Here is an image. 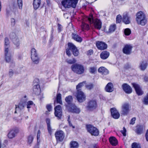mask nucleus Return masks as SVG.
Listing matches in <instances>:
<instances>
[{"label": "nucleus", "mask_w": 148, "mask_h": 148, "mask_svg": "<svg viewBox=\"0 0 148 148\" xmlns=\"http://www.w3.org/2000/svg\"><path fill=\"white\" fill-rule=\"evenodd\" d=\"M10 41L9 39L7 37L4 39V51L5 59L6 62L10 63L11 64L14 65V62L12 58L10 51Z\"/></svg>", "instance_id": "nucleus-1"}, {"label": "nucleus", "mask_w": 148, "mask_h": 148, "mask_svg": "<svg viewBox=\"0 0 148 148\" xmlns=\"http://www.w3.org/2000/svg\"><path fill=\"white\" fill-rule=\"evenodd\" d=\"M65 100L67 103L69 105V106L67 108L69 111L77 114H78L80 112V110L79 109L77 108L75 104L72 103L73 101L72 96L69 95L66 97L65 98Z\"/></svg>", "instance_id": "nucleus-2"}, {"label": "nucleus", "mask_w": 148, "mask_h": 148, "mask_svg": "<svg viewBox=\"0 0 148 148\" xmlns=\"http://www.w3.org/2000/svg\"><path fill=\"white\" fill-rule=\"evenodd\" d=\"M136 21L137 24L143 26L147 23V19L145 14L142 11L138 12L136 15Z\"/></svg>", "instance_id": "nucleus-3"}, {"label": "nucleus", "mask_w": 148, "mask_h": 148, "mask_svg": "<svg viewBox=\"0 0 148 148\" xmlns=\"http://www.w3.org/2000/svg\"><path fill=\"white\" fill-rule=\"evenodd\" d=\"M85 20L89 23L91 25L92 24L95 28L100 29L101 27L102 23L100 20L97 18L93 19L92 16L89 17H86Z\"/></svg>", "instance_id": "nucleus-4"}, {"label": "nucleus", "mask_w": 148, "mask_h": 148, "mask_svg": "<svg viewBox=\"0 0 148 148\" xmlns=\"http://www.w3.org/2000/svg\"><path fill=\"white\" fill-rule=\"evenodd\" d=\"M71 69L73 72L79 75L83 73L85 71L84 66L82 64L77 63L72 65Z\"/></svg>", "instance_id": "nucleus-5"}, {"label": "nucleus", "mask_w": 148, "mask_h": 148, "mask_svg": "<svg viewBox=\"0 0 148 148\" xmlns=\"http://www.w3.org/2000/svg\"><path fill=\"white\" fill-rule=\"evenodd\" d=\"M68 45L69 48L66 49V52L67 55L69 56H70L71 55V51L74 56H77L79 52L76 47L71 43H68Z\"/></svg>", "instance_id": "nucleus-6"}, {"label": "nucleus", "mask_w": 148, "mask_h": 148, "mask_svg": "<svg viewBox=\"0 0 148 148\" xmlns=\"http://www.w3.org/2000/svg\"><path fill=\"white\" fill-rule=\"evenodd\" d=\"M131 106L128 103H123L121 107V114L124 116H126L129 113Z\"/></svg>", "instance_id": "nucleus-7"}, {"label": "nucleus", "mask_w": 148, "mask_h": 148, "mask_svg": "<svg viewBox=\"0 0 148 148\" xmlns=\"http://www.w3.org/2000/svg\"><path fill=\"white\" fill-rule=\"evenodd\" d=\"M86 128L88 132L91 135L95 136L98 135L99 131L96 127L91 125H86Z\"/></svg>", "instance_id": "nucleus-8"}, {"label": "nucleus", "mask_w": 148, "mask_h": 148, "mask_svg": "<svg viewBox=\"0 0 148 148\" xmlns=\"http://www.w3.org/2000/svg\"><path fill=\"white\" fill-rule=\"evenodd\" d=\"M31 58L33 62L36 64L39 63V59L36 50L32 48L31 50Z\"/></svg>", "instance_id": "nucleus-9"}, {"label": "nucleus", "mask_w": 148, "mask_h": 148, "mask_svg": "<svg viewBox=\"0 0 148 148\" xmlns=\"http://www.w3.org/2000/svg\"><path fill=\"white\" fill-rule=\"evenodd\" d=\"M76 97L78 101L79 102H82L86 100V96L85 94L81 90L77 91Z\"/></svg>", "instance_id": "nucleus-10"}, {"label": "nucleus", "mask_w": 148, "mask_h": 148, "mask_svg": "<svg viewBox=\"0 0 148 148\" xmlns=\"http://www.w3.org/2000/svg\"><path fill=\"white\" fill-rule=\"evenodd\" d=\"M56 139L57 142H62L64 137V134L62 131H58L56 132L55 134Z\"/></svg>", "instance_id": "nucleus-11"}, {"label": "nucleus", "mask_w": 148, "mask_h": 148, "mask_svg": "<svg viewBox=\"0 0 148 148\" xmlns=\"http://www.w3.org/2000/svg\"><path fill=\"white\" fill-rule=\"evenodd\" d=\"M36 80L38 81L37 79H36L34 82L33 91L35 94L38 95L40 92V89L39 83L37 82Z\"/></svg>", "instance_id": "nucleus-12"}, {"label": "nucleus", "mask_w": 148, "mask_h": 148, "mask_svg": "<svg viewBox=\"0 0 148 148\" xmlns=\"http://www.w3.org/2000/svg\"><path fill=\"white\" fill-rule=\"evenodd\" d=\"M27 101H26L22 100L20 102L18 106L16 105L15 107V111L14 113H17V111H18V110H23L26 106Z\"/></svg>", "instance_id": "nucleus-13"}, {"label": "nucleus", "mask_w": 148, "mask_h": 148, "mask_svg": "<svg viewBox=\"0 0 148 148\" xmlns=\"http://www.w3.org/2000/svg\"><path fill=\"white\" fill-rule=\"evenodd\" d=\"M122 21L125 24H128L131 23V18L128 13L125 12L123 15Z\"/></svg>", "instance_id": "nucleus-14"}, {"label": "nucleus", "mask_w": 148, "mask_h": 148, "mask_svg": "<svg viewBox=\"0 0 148 148\" xmlns=\"http://www.w3.org/2000/svg\"><path fill=\"white\" fill-rule=\"evenodd\" d=\"M55 115L58 119H60L62 115V111L61 106L58 105L55 108Z\"/></svg>", "instance_id": "nucleus-15"}, {"label": "nucleus", "mask_w": 148, "mask_h": 148, "mask_svg": "<svg viewBox=\"0 0 148 148\" xmlns=\"http://www.w3.org/2000/svg\"><path fill=\"white\" fill-rule=\"evenodd\" d=\"M132 85L134 88L136 93L138 95H141L143 94V92L138 84L135 83H132Z\"/></svg>", "instance_id": "nucleus-16"}, {"label": "nucleus", "mask_w": 148, "mask_h": 148, "mask_svg": "<svg viewBox=\"0 0 148 148\" xmlns=\"http://www.w3.org/2000/svg\"><path fill=\"white\" fill-rule=\"evenodd\" d=\"M97 106V103L95 100H91L88 103L87 109L89 110H92L95 109Z\"/></svg>", "instance_id": "nucleus-17"}, {"label": "nucleus", "mask_w": 148, "mask_h": 148, "mask_svg": "<svg viewBox=\"0 0 148 148\" xmlns=\"http://www.w3.org/2000/svg\"><path fill=\"white\" fill-rule=\"evenodd\" d=\"M110 111L111 115L113 118L116 119L119 118L120 116V114L115 108H111Z\"/></svg>", "instance_id": "nucleus-18"}, {"label": "nucleus", "mask_w": 148, "mask_h": 148, "mask_svg": "<svg viewBox=\"0 0 148 148\" xmlns=\"http://www.w3.org/2000/svg\"><path fill=\"white\" fill-rule=\"evenodd\" d=\"M122 88L124 91L127 93L130 94L132 92V88L127 84H123L122 86Z\"/></svg>", "instance_id": "nucleus-19"}, {"label": "nucleus", "mask_w": 148, "mask_h": 148, "mask_svg": "<svg viewBox=\"0 0 148 148\" xmlns=\"http://www.w3.org/2000/svg\"><path fill=\"white\" fill-rule=\"evenodd\" d=\"M96 45L98 49L101 50L105 49L107 47V45L104 42H96Z\"/></svg>", "instance_id": "nucleus-20"}, {"label": "nucleus", "mask_w": 148, "mask_h": 148, "mask_svg": "<svg viewBox=\"0 0 148 148\" xmlns=\"http://www.w3.org/2000/svg\"><path fill=\"white\" fill-rule=\"evenodd\" d=\"M18 131V129L16 128L14 129L11 130L8 134V138L11 139L14 137Z\"/></svg>", "instance_id": "nucleus-21"}, {"label": "nucleus", "mask_w": 148, "mask_h": 148, "mask_svg": "<svg viewBox=\"0 0 148 148\" xmlns=\"http://www.w3.org/2000/svg\"><path fill=\"white\" fill-rule=\"evenodd\" d=\"M16 10L15 7L12 5L8 6L6 9V14L8 16L10 15L12 12H15Z\"/></svg>", "instance_id": "nucleus-22"}, {"label": "nucleus", "mask_w": 148, "mask_h": 148, "mask_svg": "<svg viewBox=\"0 0 148 148\" xmlns=\"http://www.w3.org/2000/svg\"><path fill=\"white\" fill-rule=\"evenodd\" d=\"M132 47L130 45H125L123 49V52L126 54H130L131 52Z\"/></svg>", "instance_id": "nucleus-23"}, {"label": "nucleus", "mask_w": 148, "mask_h": 148, "mask_svg": "<svg viewBox=\"0 0 148 148\" xmlns=\"http://www.w3.org/2000/svg\"><path fill=\"white\" fill-rule=\"evenodd\" d=\"M105 89L106 91L108 92H112L114 90L113 84L111 82L108 83L106 86Z\"/></svg>", "instance_id": "nucleus-24"}, {"label": "nucleus", "mask_w": 148, "mask_h": 148, "mask_svg": "<svg viewBox=\"0 0 148 148\" xmlns=\"http://www.w3.org/2000/svg\"><path fill=\"white\" fill-rule=\"evenodd\" d=\"M98 71L99 73H101L103 75H107L109 73L108 70L103 66L99 67L98 69Z\"/></svg>", "instance_id": "nucleus-25"}, {"label": "nucleus", "mask_w": 148, "mask_h": 148, "mask_svg": "<svg viewBox=\"0 0 148 148\" xmlns=\"http://www.w3.org/2000/svg\"><path fill=\"white\" fill-rule=\"evenodd\" d=\"M47 127V130L49 133L51 135L52 133V129L50 125V120L49 119H47L46 120Z\"/></svg>", "instance_id": "nucleus-26"}, {"label": "nucleus", "mask_w": 148, "mask_h": 148, "mask_svg": "<svg viewBox=\"0 0 148 148\" xmlns=\"http://www.w3.org/2000/svg\"><path fill=\"white\" fill-rule=\"evenodd\" d=\"M41 0H34L33 5L34 8L35 10L38 9L40 7L41 4Z\"/></svg>", "instance_id": "nucleus-27"}, {"label": "nucleus", "mask_w": 148, "mask_h": 148, "mask_svg": "<svg viewBox=\"0 0 148 148\" xmlns=\"http://www.w3.org/2000/svg\"><path fill=\"white\" fill-rule=\"evenodd\" d=\"M78 0H69V8H75L77 3Z\"/></svg>", "instance_id": "nucleus-28"}, {"label": "nucleus", "mask_w": 148, "mask_h": 148, "mask_svg": "<svg viewBox=\"0 0 148 148\" xmlns=\"http://www.w3.org/2000/svg\"><path fill=\"white\" fill-rule=\"evenodd\" d=\"M109 56V53L107 51H103L100 54V57L103 59H107Z\"/></svg>", "instance_id": "nucleus-29"}, {"label": "nucleus", "mask_w": 148, "mask_h": 148, "mask_svg": "<svg viewBox=\"0 0 148 148\" xmlns=\"http://www.w3.org/2000/svg\"><path fill=\"white\" fill-rule=\"evenodd\" d=\"M72 37L73 39L77 41L81 42L82 41V38L77 34L73 33Z\"/></svg>", "instance_id": "nucleus-30"}, {"label": "nucleus", "mask_w": 148, "mask_h": 148, "mask_svg": "<svg viewBox=\"0 0 148 148\" xmlns=\"http://www.w3.org/2000/svg\"><path fill=\"white\" fill-rule=\"evenodd\" d=\"M110 143L113 145H116L117 144V140L114 137H111L109 139Z\"/></svg>", "instance_id": "nucleus-31"}, {"label": "nucleus", "mask_w": 148, "mask_h": 148, "mask_svg": "<svg viewBox=\"0 0 148 148\" xmlns=\"http://www.w3.org/2000/svg\"><path fill=\"white\" fill-rule=\"evenodd\" d=\"M147 65V64L146 61L143 62L140 64L139 68L141 70H144L146 69Z\"/></svg>", "instance_id": "nucleus-32"}, {"label": "nucleus", "mask_w": 148, "mask_h": 148, "mask_svg": "<svg viewBox=\"0 0 148 148\" xmlns=\"http://www.w3.org/2000/svg\"><path fill=\"white\" fill-rule=\"evenodd\" d=\"M61 3L65 8H69V0H63L61 2Z\"/></svg>", "instance_id": "nucleus-33"}, {"label": "nucleus", "mask_w": 148, "mask_h": 148, "mask_svg": "<svg viewBox=\"0 0 148 148\" xmlns=\"http://www.w3.org/2000/svg\"><path fill=\"white\" fill-rule=\"evenodd\" d=\"M81 27L83 31H84V30H88L89 29V25L83 22L82 23Z\"/></svg>", "instance_id": "nucleus-34"}, {"label": "nucleus", "mask_w": 148, "mask_h": 148, "mask_svg": "<svg viewBox=\"0 0 148 148\" xmlns=\"http://www.w3.org/2000/svg\"><path fill=\"white\" fill-rule=\"evenodd\" d=\"M89 72L92 74H95L97 71V68L96 66H92L89 67Z\"/></svg>", "instance_id": "nucleus-35"}, {"label": "nucleus", "mask_w": 148, "mask_h": 148, "mask_svg": "<svg viewBox=\"0 0 148 148\" xmlns=\"http://www.w3.org/2000/svg\"><path fill=\"white\" fill-rule=\"evenodd\" d=\"M70 148H78V144L75 141H72L70 143Z\"/></svg>", "instance_id": "nucleus-36"}, {"label": "nucleus", "mask_w": 148, "mask_h": 148, "mask_svg": "<svg viewBox=\"0 0 148 148\" xmlns=\"http://www.w3.org/2000/svg\"><path fill=\"white\" fill-rule=\"evenodd\" d=\"M56 100L57 103L60 104H62V102L61 100V95L58 93L57 95Z\"/></svg>", "instance_id": "nucleus-37"}, {"label": "nucleus", "mask_w": 148, "mask_h": 148, "mask_svg": "<svg viewBox=\"0 0 148 148\" xmlns=\"http://www.w3.org/2000/svg\"><path fill=\"white\" fill-rule=\"evenodd\" d=\"M86 84V82L84 81L79 84L76 86L77 91L81 90L80 88Z\"/></svg>", "instance_id": "nucleus-38"}, {"label": "nucleus", "mask_w": 148, "mask_h": 148, "mask_svg": "<svg viewBox=\"0 0 148 148\" xmlns=\"http://www.w3.org/2000/svg\"><path fill=\"white\" fill-rule=\"evenodd\" d=\"M13 42L14 44L17 47H18L19 46L20 44V42L19 40L18 39L15 38L13 39Z\"/></svg>", "instance_id": "nucleus-39"}, {"label": "nucleus", "mask_w": 148, "mask_h": 148, "mask_svg": "<svg viewBox=\"0 0 148 148\" xmlns=\"http://www.w3.org/2000/svg\"><path fill=\"white\" fill-rule=\"evenodd\" d=\"M8 142L7 140H5L3 143H2V141L0 139V148H4L6 146V144Z\"/></svg>", "instance_id": "nucleus-40"}, {"label": "nucleus", "mask_w": 148, "mask_h": 148, "mask_svg": "<svg viewBox=\"0 0 148 148\" xmlns=\"http://www.w3.org/2000/svg\"><path fill=\"white\" fill-rule=\"evenodd\" d=\"M143 128L141 126L138 127L136 130V132L138 134H140L142 133Z\"/></svg>", "instance_id": "nucleus-41"}, {"label": "nucleus", "mask_w": 148, "mask_h": 148, "mask_svg": "<svg viewBox=\"0 0 148 148\" xmlns=\"http://www.w3.org/2000/svg\"><path fill=\"white\" fill-rule=\"evenodd\" d=\"M116 28V25L115 24H113L111 25L109 27V31L110 32H114Z\"/></svg>", "instance_id": "nucleus-42"}, {"label": "nucleus", "mask_w": 148, "mask_h": 148, "mask_svg": "<svg viewBox=\"0 0 148 148\" xmlns=\"http://www.w3.org/2000/svg\"><path fill=\"white\" fill-rule=\"evenodd\" d=\"M34 139V137L32 135L29 136L28 137V143L30 145L32 143Z\"/></svg>", "instance_id": "nucleus-43"}, {"label": "nucleus", "mask_w": 148, "mask_h": 148, "mask_svg": "<svg viewBox=\"0 0 148 148\" xmlns=\"http://www.w3.org/2000/svg\"><path fill=\"white\" fill-rule=\"evenodd\" d=\"M66 61V62L68 63L71 64H74L76 62V60L74 58L70 59H67Z\"/></svg>", "instance_id": "nucleus-44"}, {"label": "nucleus", "mask_w": 148, "mask_h": 148, "mask_svg": "<svg viewBox=\"0 0 148 148\" xmlns=\"http://www.w3.org/2000/svg\"><path fill=\"white\" fill-rule=\"evenodd\" d=\"M143 101L144 104H148V92L147 95L144 97Z\"/></svg>", "instance_id": "nucleus-45"}, {"label": "nucleus", "mask_w": 148, "mask_h": 148, "mask_svg": "<svg viewBox=\"0 0 148 148\" xmlns=\"http://www.w3.org/2000/svg\"><path fill=\"white\" fill-rule=\"evenodd\" d=\"M124 33L125 35L129 36L131 33V31L129 28L125 29L124 30Z\"/></svg>", "instance_id": "nucleus-46"}, {"label": "nucleus", "mask_w": 148, "mask_h": 148, "mask_svg": "<svg viewBox=\"0 0 148 148\" xmlns=\"http://www.w3.org/2000/svg\"><path fill=\"white\" fill-rule=\"evenodd\" d=\"M18 5L20 9H21L23 6L22 0H17Z\"/></svg>", "instance_id": "nucleus-47"}, {"label": "nucleus", "mask_w": 148, "mask_h": 148, "mask_svg": "<svg viewBox=\"0 0 148 148\" xmlns=\"http://www.w3.org/2000/svg\"><path fill=\"white\" fill-rule=\"evenodd\" d=\"M122 17L120 15H118L116 17V22L117 23H120L121 21Z\"/></svg>", "instance_id": "nucleus-48"}, {"label": "nucleus", "mask_w": 148, "mask_h": 148, "mask_svg": "<svg viewBox=\"0 0 148 148\" xmlns=\"http://www.w3.org/2000/svg\"><path fill=\"white\" fill-rule=\"evenodd\" d=\"M33 104V103L32 101H29L28 102H27V107L29 109L31 108V106Z\"/></svg>", "instance_id": "nucleus-49"}, {"label": "nucleus", "mask_w": 148, "mask_h": 148, "mask_svg": "<svg viewBox=\"0 0 148 148\" xmlns=\"http://www.w3.org/2000/svg\"><path fill=\"white\" fill-rule=\"evenodd\" d=\"M132 148H141L140 145L136 143H132Z\"/></svg>", "instance_id": "nucleus-50"}, {"label": "nucleus", "mask_w": 148, "mask_h": 148, "mask_svg": "<svg viewBox=\"0 0 148 148\" xmlns=\"http://www.w3.org/2000/svg\"><path fill=\"white\" fill-rule=\"evenodd\" d=\"M93 85L92 83L88 84L86 86V88L88 90L92 89L93 88Z\"/></svg>", "instance_id": "nucleus-51"}, {"label": "nucleus", "mask_w": 148, "mask_h": 148, "mask_svg": "<svg viewBox=\"0 0 148 148\" xmlns=\"http://www.w3.org/2000/svg\"><path fill=\"white\" fill-rule=\"evenodd\" d=\"M68 121L69 124V126L70 127H72L73 128H74L75 127L71 123L70 121V116H69L68 117Z\"/></svg>", "instance_id": "nucleus-52"}, {"label": "nucleus", "mask_w": 148, "mask_h": 148, "mask_svg": "<svg viewBox=\"0 0 148 148\" xmlns=\"http://www.w3.org/2000/svg\"><path fill=\"white\" fill-rule=\"evenodd\" d=\"M126 129L125 127H123V130L121 131V132L123 134V136H126Z\"/></svg>", "instance_id": "nucleus-53"}, {"label": "nucleus", "mask_w": 148, "mask_h": 148, "mask_svg": "<svg viewBox=\"0 0 148 148\" xmlns=\"http://www.w3.org/2000/svg\"><path fill=\"white\" fill-rule=\"evenodd\" d=\"M14 72L12 70L10 69L9 72V75L10 77H12L13 75Z\"/></svg>", "instance_id": "nucleus-54"}, {"label": "nucleus", "mask_w": 148, "mask_h": 148, "mask_svg": "<svg viewBox=\"0 0 148 148\" xmlns=\"http://www.w3.org/2000/svg\"><path fill=\"white\" fill-rule=\"evenodd\" d=\"M46 108L49 112H50L51 110L52 107L51 105L48 104L46 106Z\"/></svg>", "instance_id": "nucleus-55"}, {"label": "nucleus", "mask_w": 148, "mask_h": 148, "mask_svg": "<svg viewBox=\"0 0 148 148\" xmlns=\"http://www.w3.org/2000/svg\"><path fill=\"white\" fill-rule=\"evenodd\" d=\"M11 25L12 26H14L15 24V21L14 19L12 18L11 19Z\"/></svg>", "instance_id": "nucleus-56"}, {"label": "nucleus", "mask_w": 148, "mask_h": 148, "mask_svg": "<svg viewBox=\"0 0 148 148\" xmlns=\"http://www.w3.org/2000/svg\"><path fill=\"white\" fill-rule=\"evenodd\" d=\"M136 120V118L135 117L132 118L130 122V124L133 125L135 123V121Z\"/></svg>", "instance_id": "nucleus-57"}, {"label": "nucleus", "mask_w": 148, "mask_h": 148, "mask_svg": "<svg viewBox=\"0 0 148 148\" xmlns=\"http://www.w3.org/2000/svg\"><path fill=\"white\" fill-rule=\"evenodd\" d=\"M58 29L59 31V32H60L62 30V26L60 24H58Z\"/></svg>", "instance_id": "nucleus-58"}, {"label": "nucleus", "mask_w": 148, "mask_h": 148, "mask_svg": "<svg viewBox=\"0 0 148 148\" xmlns=\"http://www.w3.org/2000/svg\"><path fill=\"white\" fill-rule=\"evenodd\" d=\"M145 138L146 140L148 142V129L146 131L145 134Z\"/></svg>", "instance_id": "nucleus-59"}, {"label": "nucleus", "mask_w": 148, "mask_h": 148, "mask_svg": "<svg viewBox=\"0 0 148 148\" xmlns=\"http://www.w3.org/2000/svg\"><path fill=\"white\" fill-rule=\"evenodd\" d=\"M93 53V51L92 49L89 50L87 52V54L88 55H91Z\"/></svg>", "instance_id": "nucleus-60"}, {"label": "nucleus", "mask_w": 148, "mask_h": 148, "mask_svg": "<svg viewBox=\"0 0 148 148\" xmlns=\"http://www.w3.org/2000/svg\"><path fill=\"white\" fill-rule=\"evenodd\" d=\"M40 130H38V132L37 133V138H40Z\"/></svg>", "instance_id": "nucleus-61"}, {"label": "nucleus", "mask_w": 148, "mask_h": 148, "mask_svg": "<svg viewBox=\"0 0 148 148\" xmlns=\"http://www.w3.org/2000/svg\"><path fill=\"white\" fill-rule=\"evenodd\" d=\"M37 145H39L40 144V138H37Z\"/></svg>", "instance_id": "nucleus-62"}, {"label": "nucleus", "mask_w": 148, "mask_h": 148, "mask_svg": "<svg viewBox=\"0 0 148 148\" xmlns=\"http://www.w3.org/2000/svg\"><path fill=\"white\" fill-rule=\"evenodd\" d=\"M144 80L145 82H147L148 81V78L147 77H145L144 78Z\"/></svg>", "instance_id": "nucleus-63"}, {"label": "nucleus", "mask_w": 148, "mask_h": 148, "mask_svg": "<svg viewBox=\"0 0 148 148\" xmlns=\"http://www.w3.org/2000/svg\"><path fill=\"white\" fill-rule=\"evenodd\" d=\"M52 72H49V73H48L47 74L49 76H51L52 74Z\"/></svg>", "instance_id": "nucleus-64"}]
</instances>
